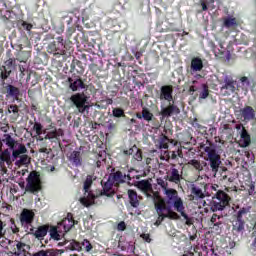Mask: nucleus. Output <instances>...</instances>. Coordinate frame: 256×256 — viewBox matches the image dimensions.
<instances>
[{"mask_svg":"<svg viewBox=\"0 0 256 256\" xmlns=\"http://www.w3.org/2000/svg\"><path fill=\"white\" fill-rule=\"evenodd\" d=\"M2 141L9 148L0 152V163L13 165V161H15L16 167H23L31 163L25 144L17 142L15 138L11 137V134H4Z\"/></svg>","mask_w":256,"mask_h":256,"instance_id":"obj_1","label":"nucleus"},{"mask_svg":"<svg viewBox=\"0 0 256 256\" xmlns=\"http://www.w3.org/2000/svg\"><path fill=\"white\" fill-rule=\"evenodd\" d=\"M204 153V159L208 162L212 173H214V175H220V181H231V178H229L231 172L227 167H221V155L217 152V148H215V146H206Z\"/></svg>","mask_w":256,"mask_h":256,"instance_id":"obj_2","label":"nucleus"},{"mask_svg":"<svg viewBox=\"0 0 256 256\" xmlns=\"http://www.w3.org/2000/svg\"><path fill=\"white\" fill-rule=\"evenodd\" d=\"M251 213V207H242L232 216V233L234 235H243L245 233V219L247 214Z\"/></svg>","mask_w":256,"mask_h":256,"instance_id":"obj_3","label":"nucleus"},{"mask_svg":"<svg viewBox=\"0 0 256 256\" xmlns=\"http://www.w3.org/2000/svg\"><path fill=\"white\" fill-rule=\"evenodd\" d=\"M230 203L231 196H229V194L223 190H218L212 197V201L210 202V210L213 213H217V211H224L227 207H229Z\"/></svg>","mask_w":256,"mask_h":256,"instance_id":"obj_4","label":"nucleus"},{"mask_svg":"<svg viewBox=\"0 0 256 256\" xmlns=\"http://www.w3.org/2000/svg\"><path fill=\"white\" fill-rule=\"evenodd\" d=\"M43 190V181L41 180V174L38 171H31L26 178V193L37 195V193Z\"/></svg>","mask_w":256,"mask_h":256,"instance_id":"obj_5","label":"nucleus"},{"mask_svg":"<svg viewBox=\"0 0 256 256\" xmlns=\"http://www.w3.org/2000/svg\"><path fill=\"white\" fill-rule=\"evenodd\" d=\"M47 53L53 55L55 59L63 57V55H65V43H63V37H57L53 42H50L47 46Z\"/></svg>","mask_w":256,"mask_h":256,"instance_id":"obj_6","label":"nucleus"},{"mask_svg":"<svg viewBox=\"0 0 256 256\" xmlns=\"http://www.w3.org/2000/svg\"><path fill=\"white\" fill-rule=\"evenodd\" d=\"M167 198V205H173L175 211H182L183 199L179 197V192L176 189L169 188L164 192Z\"/></svg>","mask_w":256,"mask_h":256,"instance_id":"obj_7","label":"nucleus"},{"mask_svg":"<svg viewBox=\"0 0 256 256\" xmlns=\"http://www.w3.org/2000/svg\"><path fill=\"white\" fill-rule=\"evenodd\" d=\"M70 101L75 105L76 109L78 110V113H85L87 109H89V105L87 104V101H89V97L85 95V93H76L73 94L70 97Z\"/></svg>","mask_w":256,"mask_h":256,"instance_id":"obj_8","label":"nucleus"},{"mask_svg":"<svg viewBox=\"0 0 256 256\" xmlns=\"http://www.w3.org/2000/svg\"><path fill=\"white\" fill-rule=\"evenodd\" d=\"M223 85L220 88L221 93L224 97H231V95H236L239 93L237 91V81H235L231 76H225Z\"/></svg>","mask_w":256,"mask_h":256,"instance_id":"obj_9","label":"nucleus"},{"mask_svg":"<svg viewBox=\"0 0 256 256\" xmlns=\"http://www.w3.org/2000/svg\"><path fill=\"white\" fill-rule=\"evenodd\" d=\"M164 179L169 181V183H174V185H181V181H183V172L177 169V165L170 164V169L167 170Z\"/></svg>","mask_w":256,"mask_h":256,"instance_id":"obj_10","label":"nucleus"},{"mask_svg":"<svg viewBox=\"0 0 256 256\" xmlns=\"http://www.w3.org/2000/svg\"><path fill=\"white\" fill-rule=\"evenodd\" d=\"M108 177L115 184V187L123 185L126 181H131V174L129 172L125 173L121 170L115 171V168L112 169Z\"/></svg>","mask_w":256,"mask_h":256,"instance_id":"obj_11","label":"nucleus"},{"mask_svg":"<svg viewBox=\"0 0 256 256\" xmlns=\"http://www.w3.org/2000/svg\"><path fill=\"white\" fill-rule=\"evenodd\" d=\"M181 113V109L179 106L175 104V101L168 102L166 107L161 106L160 115L162 119H169V117H173V115H179Z\"/></svg>","mask_w":256,"mask_h":256,"instance_id":"obj_12","label":"nucleus"},{"mask_svg":"<svg viewBox=\"0 0 256 256\" xmlns=\"http://www.w3.org/2000/svg\"><path fill=\"white\" fill-rule=\"evenodd\" d=\"M61 137H65V131L61 128H55L54 130L47 133L44 139H48L50 143H56L61 147Z\"/></svg>","mask_w":256,"mask_h":256,"instance_id":"obj_13","label":"nucleus"},{"mask_svg":"<svg viewBox=\"0 0 256 256\" xmlns=\"http://www.w3.org/2000/svg\"><path fill=\"white\" fill-rule=\"evenodd\" d=\"M237 92H241L244 95L249 93V89H251V79L247 76H239L238 81H236Z\"/></svg>","mask_w":256,"mask_h":256,"instance_id":"obj_14","label":"nucleus"},{"mask_svg":"<svg viewBox=\"0 0 256 256\" xmlns=\"http://www.w3.org/2000/svg\"><path fill=\"white\" fill-rule=\"evenodd\" d=\"M152 195L148 197H152L154 202V207L157 211V213H161V211L167 210V206L165 205V200L161 197V194L159 192H155L152 190Z\"/></svg>","mask_w":256,"mask_h":256,"instance_id":"obj_15","label":"nucleus"},{"mask_svg":"<svg viewBox=\"0 0 256 256\" xmlns=\"http://www.w3.org/2000/svg\"><path fill=\"white\" fill-rule=\"evenodd\" d=\"M69 88L71 91H81V89H87L85 82L80 76L69 77L68 78Z\"/></svg>","mask_w":256,"mask_h":256,"instance_id":"obj_16","label":"nucleus"},{"mask_svg":"<svg viewBox=\"0 0 256 256\" xmlns=\"http://www.w3.org/2000/svg\"><path fill=\"white\" fill-rule=\"evenodd\" d=\"M33 221H35V212L24 208L20 214L21 225H33Z\"/></svg>","mask_w":256,"mask_h":256,"instance_id":"obj_17","label":"nucleus"},{"mask_svg":"<svg viewBox=\"0 0 256 256\" xmlns=\"http://www.w3.org/2000/svg\"><path fill=\"white\" fill-rule=\"evenodd\" d=\"M159 99L171 103L173 101V85L161 86Z\"/></svg>","mask_w":256,"mask_h":256,"instance_id":"obj_18","label":"nucleus"},{"mask_svg":"<svg viewBox=\"0 0 256 256\" xmlns=\"http://www.w3.org/2000/svg\"><path fill=\"white\" fill-rule=\"evenodd\" d=\"M239 114L240 118L246 123H249V121H254L255 119V109H253L251 106H245L244 108H241L239 110Z\"/></svg>","mask_w":256,"mask_h":256,"instance_id":"obj_19","label":"nucleus"},{"mask_svg":"<svg viewBox=\"0 0 256 256\" xmlns=\"http://www.w3.org/2000/svg\"><path fill=\"white\" fill-rule=\"evenodd\" d=\"M207 191V184H193L191 187V193L196 199H205V192Z\"/></svg>","mask_w":256,"mask_h":256,"instance_id":"obj_20","label":"nucleus"},{"mask_svg":"<svg viewBox=\"0 0 256 256\" xmlns=\"http://www.w3.org/2000/svg\"><path fill=\"white\" fill-rule=\"evenodd\" d=\"M113 187H115V182L108 176L107 181L102 184L101 195H104L105 197H113L115 195V189H113Z\"/></svg>","mask_w":256,"mask_h":256,"instance_id":"obj_21","label":"nucleus"},{"mask_svg":"<svg viewBox=\"0 0 256 256\" xmlns=\"http://www.w3.org/2000/svg\"><path fill=\"white\" fill-rule=\"evenodd\" d=\"M136 186L138 189H140V191L145 193L147 197H151V194L149 193H153V185L151 184V182H149V180L138 181Z\"/></svg>","mask_w":256,"mask_h":256,"instance_id":"obj_22","label":"nucleus"},{"mask_svg":"<svg viewBox=\"0 0 256 256\" xmlns=\"http://www.w3.org/2000/svg\"><path fill=\"white\" fill-rule=\"evenodd\" d=\"M222 21V27H225L226 29H235V27H239V22L237 21V18L233 16L223 17Z\"/></svg>","mask_w":256,"mask_h":256,"instance_id":"obj_23","label":"nucleus"},{"mask_svg":"<svg viewBox=\"0 0 256 256\" xmlns=\"http://www.w3.org/2000/svg\"><path fill=\"white\" fill-rule=\"evenodd\" d=\"M240 135V146L241 147H249L251 145V134L247 129H243L239 132Z\"/></svg>","mask_w":256,"mask_h":256,"instance_id":"obj_24","label":"nucleus"},{"mask_svg":"<svg viewBox=\"0 0 256 256\" xmlns=\"http://www.w3.org/2000/svg\"><path fill=\"white\" fill-rule=\"evenodd\" d=\"M4 89L6 90L8 97H13L16 101H19V95H21L19 88L11 84H7Z\"/></svg>","mask_w":256,"mask_h":256,"instance_id":"obj_25","label":"nucleus"},{"mask_svg":"<svg viewBox=\"0 0 256 256\" xmlns=\"http://www.w3.org/2000/svg\"><path fill=\"white\" fill-rule=\"evenodd\" d=\"M27 249H29V245L23 242H17L16 249L14 248L12 254L16 256H27Z\"/></svg>","mask_w":256,"mask_h":256,"instance_id":"obj_26","label":"nucleus"},{"mask_svg":"<svg viewBox=\"0 0 256 256\" xmlns=\"http://www.w3.org/2000/svg\"><path fill=\"white\" fill-rule=\"evenodd\" d=\"M128 198H129V203L131 207L134 209H137L139 207L140 202H139V196L137 195V191L133 189L128 190Z\"/></svg>","mask_w":256,"mask_h":256,"instance_id":"obj_27","label":"nucleus"},{"mask_svg":"<svg viewBox=\"0 0 256 256\" xmlns=\"http://www.w3.org/2000/svg\"><path fill=\"white\" fill-rule=\"evenodd\" d=\"M69 161H71L75 167H81V165H83V157L81 156V151H73L70 154Z\"/></svg>","mask_w":256,"mask_h":256,"instance_id":"obj_28","label":"nucleus"},{"mask_svg":"<svg viewBox=\"0 0 256 256\" xmlns=\"http://www.w3.org/2000/svg\"><path fill=\"white\" fill-rule=\"evenodd\" d=\"M47 233H49V227L47 225H42L37 228L33 235L38 241H42V239H45L47 236Z\"/></svg>","mask_w":256,"mask_h":256,"instance_id":"obj_29","label":"nucleus"},{"mask_svg":"<svg viewBox=\"0 0 256 256\" xmlns=\"http://www.w3.org/2000/svg\"><path fill=\"white\" fill-rule=\"evenodd\" d=\"M210 45L217 59H225L227 57V51H225V48H223V45H220L222 50L217 49V46H215V43L212 41L210 42Z\"/></svg>","mask_w":256,"mask_h":256,"instance_id":"obj_30","label":"nucleus"},{"mask_svg":"<svg viewBox=\"0 0 256 256\" xmlns=\"http://www.w3.org/2000/svg\"><path fill=\"white\" fill-rule=\"evenodd\" d=\"M167 155H166V161H169V159H172V160H177L178 157L180 159H183V150L181 148H177L176 150H173V151H166L165 152Z\"/></svg>","mask_w":256,"mask_h":256,"instance_id":"obj_31","label":"nucleus"},{"mask_svg":"<svg viewBox=\"0 0 256 256\" xmlns=\"http://www.w3.org/2000/svg\"><path fill=\"white\" fill-rule=\"evenodd\" d=\"M75 71L77 73H80V75H82V73L84 71L83 62H81L80 60H77V59H73L71 65H70V73H75Z\"/></svg>","mask_w":256,"mask_h":256,"instance_id":"obj_32","label":"nucleus"},{"mask_svg":"<svg viewBox=\"0 0 256 256\" xmlns=\"http://www.w3.org/2000/svg\"><path fill=\"white\" fill-rule=\"evenodd\" d=\"M91 185H93V176L88 175L86 177V180L84 181V192L88 193V197H90V199H95V195H93L91 192H89V189H91Z\"/></svg>","mask_w":256,"mask_h":256,"instance_id":"obj_33","label":"nucleus"},{"mask_svg":"<svg viewBox=\"0 0 256 256\" xmlns=\"http://www.w3.org/2000/svg\"><path fill=\"white\" fill-rule=\"evenodd\" d=\"M192 71H203V60L200 57H194L191 60Z\"/></svg>","mask_w":256,"mask_h":256,"instance_id":"obj_34","label":"nucleus"},{"mask_svg":"<svg viewBox=\"0 0 256 256\" xmlns=\"http://www.w3.org/2000/svg\"><path fill=\"white\" fill-rule=\"evenodd\" d=\"M169 143H173L167 135L162 134L158 140L159 149H169Z\"/></svg>","mask_w":256,"mask_h":256,"instance_id":"obj_35","label":"nucleus"},{"mask_svg":"<svg viewBox=\"0 0 256 256\" xmlns=\"http://www.w3.org/2000/svg\"><path fill=\"white\" fill-rule=\"evenodd\" d=\"M168 214L163 213V211L158 212V217H162V219H179V214L177 212H173L171 209L167 208Z\"/></svg>","mask_w":256,"mask_h":256,"instance_id":"obj_36","label":"nucleus"},{"mask_svg":"<svg viewBox=\"0 0 256 256\" xmlns=\"http://www.w3.org/2000/svg\"><path fill=\"white\" fill-rule=\"evenodd\" d=\"M33 256H58L55 250L48 249V250H40L33 254Z\"/></svg>","mask_w":256,"mask_h":256,"instance_id":"obj_37","label":"nucleus"},{"mask_svg":"<svg viewBox=\"0 0 256 256\" xmlns=\"http://www.w3.org/2000/svg\"><path fill=\"white\" fill-rule=\"evenodd\" d=\"M79 223V221H71V220H63L62 221V225L64 227V231L66 233H68V231L70 229H73V227H75V225H77Z\"/></svg>","mask_w":256,"mask_h":256,"instance_id":"obj_38","label":"nucleus"},{"mask_svg":"<svg viewBox=\"0 0 256 256\" xmlns=\"http://www.w3.org/2000/svg\"><path fill=\"white\" fill-rule=\"evenodd\" d=\"M112 116L115 119H121V117H125V110L120 107H116L112 109Z\"/></svg>","mask_w":256,"mask_h":256,"instance_id":"obj_39","label":"nucleus"},{"mask_svg":"<svg viewBox=\"0 0 256 256\" xmlns=\"http://www.w3.org/2000/svg\"><path fill=\"white\" fill-rule=\"evenodd\" d=\"M8 113H13L14 119H19V106L11 104L8 106Z\"/></svg>","mask_w":256,"mask_h":256,"instance_id":"obj_40","label":"nucleus"},{"mask_svg":"<svg viewBox=\"0 0 256 256\" xmlns=\"http://www.w3.org/2000/svg\"><path fill=\"white\" fill-rule=\"evenodd\" d=\"M50 237L51 239H54V241H61V234H59L56 227L50 229Z\"/></svg>","mask_w":256,"mask_h":256,"instance_id":"obj_41","label":"nucleus"},{"mask_svg":"<svg viewBox=\"0 0 256 256\" xmlns=\"http://www.w3.org/2000/svg\"><path fill=\"white\" fill-rule=\"evenodd\" d=\"M142 117L145 121H153V113H151V111H149L147 108H143Z\"/></svg>","mask_w":256,"mask_h":256,"instance_id":"obj_42","label":"nucleus"},{"mask_svg":"<svg viewBox=\"0 0 256 256\" xmlns=\"http://www.w3.org/2000/svg\"><path fill=\"white\" fill-rule=\"evenodd\" d=\"M188 165H192V167H194V169L197 171H203V166L199 160L192 159L188 162Z\"/></svg>","mask_w":256,"mask_h":256,"instance_id":"obj_43","label":"nucleus"},{"mask_svg":"<svg viewBox=\"0 0 256 256\" xmlns=\"http://www.w3.org/2000/svg\"><path fill=\"white\" fill-rule=\"evenodd\" d=\"M81 249H84L87 253H89V251L93 249V245L91 244V242H89V240L84 239L81 242Z\"/></svg>","mask_w":256,"mask_h":256,"instance_id":"obj_44","label":"nucleus"},{"mask_svg":"<svg viewBox=\"0 0 256 256\" xmlns=\"http://www.w3.org/2000/svg\"><path fill=\"white\" fill-rule=\"evenodd\" d=\"M10 75H11V70L8 71L7 67L4 66V71H2L0 74V79L3 82V85H5V81L6 79H9Z\"/></svg>","mask_w":256,"mask_h":256,"instance_id":"obj_45","label":"nucleus"},{"mask_svg":"<svg viewBox=\"0 0 256 256\" xmlns=\"http://www.w3.org/2000/svg\"><path fill=\"white\" fill-rule=\"evenodd\" d=\"M209 97V86L203 84V91L199 94V99H207Z\"/></svg>","mask_w":256,"mask_h":256,"instance_id":"obj_46","label":"nucleus"},{"mask_svg":"<svg viewBox=\"0 0 256 256\" xmlns=\"http://www.w3.org/2000/svg\"><path fill=\"white\" fill-rule=\"evenodd\" d=\"M157 185L163 189L164 193L166 190H169V183H167V181L163 180L162 178L157 179Z\"/></svg>","mask_w":256,"mask_h":256,"instance_id":"obj_47","label":"nucleus"},{"mask_svg":"<svg viewBox=\"0 0 256 256\" xmlns=\"http://www.w3.org/2000/svg\"><path fill=\"white\" fill-rule=\"evenodd\" d=\"M27 55L28 53L25 51L20 52L17 56V61H19L20 63H27V59H29Z\"/></svg>","mask_w":256,"mask_h":256,"instance_id":"obj_48","label":"nucleus"},{"mask_svg":"<svg viewBox=\"0 0 256 256\" xmlns=\"http://www.w3.org/2000/svg\"><path fill=\"white\" fill-rule=\"evenodd\" d=\"M33 130L36 131V135H43V125L39 122H35Z\"/></svg>","mask_w":256,"mask_h":256,"instance_id":"obj_49","label":"nucleus"},{"mask_svg":"<svg viewBox=\"0 0 256 256\" xmlns=\"http://www.w3.org/2000/svg\"><path fill=\"white\" fill-rule=\"evenodd\" d=\"M133 159H135V161H143V152L141 151V149L136 148L133 154Z\"/></svg>","mask_w":256,"mask_h":256,"instance_id":"obj_50","label":"nucleus"},{"mask_svg":"<svg viewBox=\"0 0 256 256\" xmlns=\"http://www.w3.org/2000/svg\"><path fill=\"white\" fill-rule=\"evenodd\" d=\"M80 203L81 205H83L84 207H91L93 205V201H91L90 199H88L87 197H82L80 198Z\"/></svg>","mask_w":256,"mask_h":256,"instance_id":"obj_51","label":"nucleus"},{"mask_svg":"<svg viewBox=\"0 0 256 256\" xmlns=\"http://www.w3.org/2000/svg\"><path fill=\"white\" fill-rule=\"evenodd\" d=\"M0 245L1 247H3L4 249H7V247H9V245H11V240L4 238L2 236V238L0 239Z\"/></svg>","mask_w":256,"mask_h":256,"instance_id":"obj_52","label":"nucleus"},{"mask_svg":"<svg viewBox=\"0 0 256 256\" xmlns=\"http://www.w3.org/2000/svg\"><path fill=\"white\" fill-rule=\"evenodd\" d=\"M71 247H72V250H73V251H82L81 243L78 242V241H75V240H74V241L71 243Z\"/></svg>","mask_w":256,"mask_h":256,"instance_id":"obj_53","label":"nucleus"},{"mask_svg":"<svg viewBox=\"0 0 256 256\" xmlns=\"http://www.w3.org/2000/svg\"><path fill=\"white\" fill-rule=\"evenodd\" d=\"M22 27L25 31H31V29H33V24L23 21Z\"/></svg>","mask_w":256,"mask_h":256,"instance_id":"obj_54","label":"nucleus"},{"mask_svg":"<svg viewBox=\"0 0 256 256\" xmlns=\"http://www.w3.org/2000/svg\"><path fill=\"white\" fill-rule=\"evenodd\" d=\"M177 213L181 214V217H183V219H185V221L189 218V215H187V213H185V205L182 204V210L177 211Z\"/></svg>","mask_w":256,"mask_h":256,"instance_id":"obj_55","label":"nucleus"},{"mask_svg":"<svg viewBox=\"0 0 256 256\" xmlns=\"http://www.w3.org/2000/svg\"><path fill=\"white\" fill-rule=\"evenodd\" d=\"M125 229H127V224H125V221H121L120 223H118L117 225L118 231H125Z\"/></svg>","mask_w":256,"mask_h":256,"instance_id":"obj_56","label":"nucleus"},{"mask_svg":"<svg viewBox=\"0 0 256 256\" xmlns=\"http://www.w3.org/2000/svg\"><path fill=\"white\" fill-rule=\"evenodd\" d=\"M220 219H223V216H219L217 214H213L210 221H211L212 225H214Z\"/></svg>","mask_w":256,"mask_h":256,"instance_id":"obj_57","label":"nucleus"},{"mask_svg":"<svg viewBox=\"0 0 256 256\" xmlns=\"http://www.w3.org/2000/svg\"><path fill=\"white\" fill-rule=\"evenodd\" d=\"M141 239H143L146 243H151V235L150 234H141L140 235Z\"/></svg>","mask_w":256,"mask_h":256,"instance_id":"obj_58","label":"nucleus"},{"mask_svg":"<svg viewBox=\"0 0 256 256\" xmlns=\"http://www.w3.org/2000/svg\"><path fill=\"white\" fill-rule=\"evenodd\" d=\"M136 149H137V146H133L129 150H124V155H134Z\"/></svg>","mask_w":256,"mask_h":256,"instance_id":"obj_59","label":"nucleus"},{"mask_svg":"<svg viewBox=\"0 0 256 256\" xmlns=\"http://www.w3.org/2000/svg\"><path fill=\"white\" fill-rule=\"evenodd\" d=\"M221 227H223V222L221 221V219L217 220V222L213 224V229H215L216 231H219Z\"/></svg>","mask_w":256,"mask_h":256,"instance_id":"obj_60","label":"nucleus"},{"mask_svg":"<svg viewBox=\"0 0 256 256\" xmlns=\"http://www.w3.org/2000/svg\"><path fill=\"white\" fill-rule=\"evenodd\" d=\"M192 127H195V129H201L203 126L199 124V120L197 118H194L192 121Z\"/></svg>","mask_w":256,"mask_h":256,"instance_id":"obj_61","label":"nucleus"},{"mask_svg":"<svg viewBox=\"0 0 256 256\" xmlns=\"http://www.w3.org/2000/svg\"><path fill=\"white\" fill-rule=\"evenodd\" d=\"M5 65L7 67H13V65H15V59L9 58L8 60L5 61Z\"/></svg>","mask_w":256,"mask_h":256,"instance_id":"obj_62","label":"nucleus"},{"mask_svg":"<svg viewBox=\"0 0 256 256\" xmlns=\"http://www.w3.org/2000/svg\"><path fill=\"white\" fill-rule=\"evenodd\" d=\"M200 5H201V7H202V10L199 11V13H203V11H207V9H209V8L207 7V3H205V0H200Z\"/></svg>","mask_w":256,"mask_h":256,"instance_id":"obj_63","label":"nucleus"},{"mask_svg":"<svg viewBox=\"0 0 256 256\" xmlns=\"http://www.w3.org/2000/svg\"><path fill=\"white\" fill-rule=\"evenodd\" d=\"M235 129H236V131H243V129H246L245 128V126H243V124L242 123H239V124H236L235 125Z\"/></svg>","mask_w":256,"mask_h":256,"instance_id":"obj_64","label":"nucleus"}]
</instances>
